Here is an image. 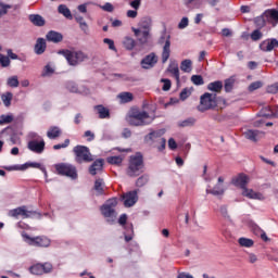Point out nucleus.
<instances>
[{"mask_svg": "<svg viewBox=\"0 0 278 278\" xmlns=\"http://www.w3.org/2000/svg\"><path fill=\"white\" fill-rule=\"evenodd\" d=\"M218 103L216 102V94L205 92L200 98V104L198 105L199 112H207V110H214Z\"/></svg>", "mask_w": 278, "mask_h": 278, "instance_id": "6", "label": "nucleus"}, {"mask_svg": "<svg viewBox=\"0 0 278 278\" xmlns=\"http://www.w3.org/2000/svg\"><path fill=\"white\" fill-rule=\"evenodd\" d=\"M104 45L109 46V49L111 51H116V46H114V40L110 39V38H104L103 39Z\"/></svg>", "mask_w": 278, "mask_h": 278, "instance_id": "56", "label": "nucleus"}, {"mask_svg": "<svg viewBox=\"0 0 278 278\" xmlns=\"http://www.w3.org/2000/svg\"><path fill=\"white\" fill-rule=\"evenodd\" d=\"M79 27H80L81 31H84V34H86V36H88L90 34V29L88 28V23L83 22L79 24Z\"/></svg>", "mask_w": 278, "mask_h": 278, "instance_id": "63", "label": "nucleus"}, {"mask_svg": "<svg viewBox=\"0 0 278 278\" xmlns=\"http://www.w3.org/2000/svg\"><path fill=\"white\" fill-rule=\"evenodd\" d=\"M106 161L109 164H113L115 166H121V164H123V157L121 156H109Z\"/></svg>", "mask_w": 278, "mask_h": 278, "instance_id": "46", "label": "nucleus"}, {"mask_svg": "<svg viewBox=\"0 0 278 278\" xmlns=\"http://www.w3.org/2000/svg\"><path fill=\"white\" fill-rule=\"evenodd\" d=\"M117 97L121 100V103H131V101H134V93L129 91L121 92Z\"/></svg>", "mask_w": 278, "mask_h": 278, "instance_id": "32", "label": "nucleus"}, {"mask_svg": "<svg viewBox=\"0 0 278 278\" xmlns=\"http://www.w3.org/2000/svg\"><path fill=\"white\" fill-rule=\"evenodd\" d=\"M8 10H12V4H7L0 0V18L8 14Z\"/></svg>", "mask_w": 278, "mask_h": 278, "instance_id": "45", "label": "nucleus"}, {"mask_svg": "<svg viewBox=\"0 0 278 278\" xmlns=\"http://www.w3.org/2000/svg\"><path fill=\"white\" fill-rule=\"evenodd\" d=\"M47 143L45 142V139L38 140H28L27 142V149L28 151H31V153H36L37 155H41V153H45V147Z\"/></svg>", "mask_w": 278, "mask_h": 278, "instance_id": "10", "label": "nucleus"}, {"mask_svg": "<svg viewBox=\"0 0 278 278\" xmlns=\"http://www.w3.org/2000/svg\"><path fill=\"white\" fill-rule=\"evenodd\" d=\"M100 8L104 12H114V5H112V3H110V2H106L104 5H102Z\"/></svg>", "mask_w": 278, "mask_h": 278, "instance_id": "62", "label": "nucleus"}, {"mask_svg": "<svg viewBox=\"0 0 278 278\" xmlns=\"http://www.w3.org/2000/svg\"><path fill=\"white\" fill-rule=\"evenodd\" d=\"M94 110L99 115V118H110V109L103 106V104L96 105Z\"/></svg>", "mask_w": 278, "mask_h": 278, "instance_id": "25", "label": "nucleus"}, {"mask_svg": "<svg viewBox=\"0 0 278 278\" xmlns=\"http://www.w3.org/2000/svg\"><path fill=\"white\" fill-rule=\"evenodd\" d=\"M28 140H45L40 135H38L37 132H29L28 134Z\"/></svg>", "mask_w": 278, "mask_h": 278, "instance_id": "60", "label": "nucleus"}, {"mask_svg": "<svg viewBox=\"0 0 278 278\" xmlns=\"http://www.w3.org/2000/svg\"><path fill=\"white\" fill-rule=\"evenodd\" d=\"M249 181H250V179H249V176H247V174H239L238 176L232 178L231 184H232V186H236V188H241V190L243 192V190H244V188H247Z\"/></svg>", "mask_w": 278, "mask_h": 278, "instance_id": "15", "label": "nucleus"}, {"mask_svg": "<svg viewBox=\"0 0 278 278\" xmlns=\"http://www.w3.org/2000/svg\"><path fill=\"white\" fill-rule=\"evenodd\" d=\"M190 94H191V92L188 90V88L182 89L180 92V100L186 101V99H188V97H190Z\"/></svg>", "mask_w": 278, "mask_h": 278, "instance_id": "59", "label": "nucleus"}, {"mask_svg": "<svg viewBox=\"0 0 278 278\" xmlns=\"http://www.w3.org/2000/svg\"><path fill=\"white\" fill-rule=\"evenodd\" d=\"M58 12L59 14H62L63 16H65V18L73 21V14L71 13V9H68V7H66L65 4H60L58 7Z\"/></svg>", "mask_w": 278, "mask_h": 278, "instance_id": "30", "label": "nucleus"}, {"mask_svg": "<svg viewBox=\"0 0 278 278\" xmlns=\"http://www.w3.org/2000/svg\"><path fill=\"white\" fill-rule=\"evenodd\" d=\"M207 90L211 92H220L223 90V80H215L207 85Z\"/></svg>", "mask_w": 278, "mask_h": 278, "instance_id": "31", "label": "nucleus"}, {"mask_svg": "<svg viewBox=\"0 0 278 278\" xmlns=\"http://www.w3.org/2000/svg\"><path fill=\"white\" fill-rule=\"evenodd\" d=\"M25 168H39L40 170H42V173H45V175H47V168L42 167L40 163H36V162L25 163L22 167V170H25Z\"/></svg>", "mask_w": 278, "mask_h": 278, "instance_id": "34", "label": "nucleus"}, {"mask_svg": "<svg viewBox=\"0 0 278 278\" xmlns=\"http://www.w3.org/2000/svg\"><path fill=\"white\" fill-rule=\"evenodd\" d=\"M262 31H260V29H255L252 34H251V39L254 40L255 42L257 40H262Z\"/></svg>", "mask_w": 278, "mask_h": 278, "instance_id": "55", "label": "nucleus"}, {"mask_svg": "<svg viewBox=\"0 0 278 278\" xmlns=\"http://www.w3.org/2000/svg\"><path fill=\"white\" fill-rule=\"evenodd\" d=\"M58 54L64 55L70 66H79L81 62H86V60H90L88 54L81 50L71 51L68 49H63V50H59Z\"/></svg>", "mask_w": 278, "mask_h": 278, "instance_id": "2", "label": "nucleus"}, {"mask_svg": "<svg viewBox=\"0 0 278 278\" xmlns=\"http://www.w3.org/2000/svg\"><path fill=\"white\" fill-rule=\"evenodd\" d=\"M122 201L125 207H134L138 203V191H128L122 195Z\"/></svg>", "mask_w": 278, "mask_h": 278, "instance_id": "13", "label": "nucleus"}, {"mask_svg": "<svg viewBox=\"0 0 278 278\" xmlns=\"http://www.w3.org/2000/svg\"><path fill=\"white\" fill-rule=\"evenodd\" d=\"M277 48H278V40L275 38L266 39L260 43L261 51H264L265 53H268Z\"/></svg>", "mask_w": 278, "mask_h": 278, "instance_id": "17", "label": "nucleus"}, {"mask_svg": "<svg viewBox=\"0 0 278 278\" xmlns=\"http://www.w3.org/2000/svg\"><path fill=\"white\" fill-rule=\"evenodd\" d=\"M167 72L170 73L172 77L176 79L177 84H179V65L177 63L169 64Z\"/></svg>", "mask_w": 278, "mask_h": 278, "instance_id": "26", "label": "nucleus"}, {"mask_svg": "<svg viewBox=\"0 0 278 278\" xmlns=\"http://www.w3.org/2000/svg\"><path fill=\"white\" fill-rule=\"evenodd\" d=\"M65 88L66 90H68V92H79V87L77 86V83L70 80L65 84Z\"/></svg>", "mask_w": 278, "mask_h": 278, "instance_id": "41", "label": "nucleus"}, {"mask_svg": "<svg viewBox=\"0 0 278 278\" xmlns=\"http://www.w3.org/2000/svg\"><path fill=\"white\" fill-rule=\"evenodd\" d=\"M254 23H255L256 27L262 29V27H266V23H268V22L266 21V16H264V13H263V15H261L254 20Z\"/></svg>", "mask_w": 278, "mask_h": 278, "instance_id": "44", "label": "nucleus"}, {"mask_svg": "<svg viewBox=\"0 0 278 278\" xmlns=\"http://www.w3.org/2000/svg\"><path fill=\"white\" fill-rule=\"evenodd\" d=\"M152 25H153V20H151V17L149 16L142 17L139 22L140 29H144L148 31H151Z\"/></svg>", "mask_w": 278, "mask_h": 278, "instance_id": "27", "label": "nucleus"}, {"mask_svg": "<svg viewBox=\"0 0 278 278\" xmlns=\"http://www.w3.org/2000/svg\"><path fill=\"white\" fill-rule=\"evenodd\" d=\"M0 64L2 68H8L10 66V56H5L3 54H0Z\"/></svg>", "mask_w": 278, "mask_h": 278, "instance_id": "50", "label": "nucleus"}, {"mask_svg": "<svg viewBox=\"0 0 278 278\" xmlns=\"http://www.w3.org/2000/svg\"><path fill=\"white\" fill-rule=\"evenodd\" d=\"M46 40L48 42H53L54 45H58L59 42H62L64 40V36L55 30H49L46 35Z\"/></svg>", "mask_w": 278, "mask_h": 278, "instance_id": "19", "label": "nucleus"}, {"mask_svg": "<svg viewBox=\"0 0 278 278\" xmlns=\"http://www.w3.org/2000/svg\"><path fill=\"white\" fill-rule=\"evenodd\" d=\"M31 214L36 213L34 211H27L25 205L9 211V216H11V218H18V216H22V218H29Z\"/></svg>", "mask_w": 278, "mask_h": 278, "instance_id": "12", "label": "nucleus"}, {"mask_svg": "<svg viewBox=\"0 0 278 278\" xmlns=\"http://www.w3.org/2000/svg\"><path fill=\"white\" fill-rule=\"evenodd\" d=\"M151 30H143L141 31V37L138 38V42H140V45H147V42H149V33Z\"/></svg>", "mask_w": 278, "mask_h": 278, "instance_id": "47", "label": "nucleus"}, {"mask_svg": "<svg viewBox=\"0 0 278 278\" xmlns=\"http://www.w3.org/2000/svg\"><path fill=\"white\" fill-rule=\"evenodd\" d=\"M54 168L59 175L71 177V179H77V168L75 165H71L68 163H59L54 165Z\"/></svg>", "mask_w": 278, "mask_h": 278, "instance_id": "8", "label": "nucleus"}, {"mask_svg": "<svg viewBox=\"0 0 278 278\" xmlns=\"http://www.w3.org/2000/svg\"><path fill=\"white\" fill-rule=\"evenodd\" d=\"M73 153L75 155L76 164H90V162H94V156L90 152V148L86 146H75L73 148Z\"/></svg>", "mask_w": 278, "mask_h": 278, "instance_id": "3", "label": "nucleus"}, {"mask_svg": "<svg viewBox=\"0 0 278 278\" xmlns=\"http://www.w3.org/2000/svg\"><path fill=\"white\" fill-rule=\"evenodd\" d=\"M263 86H264V84L262 81L257 80V81L250 84L248 90L250 92H254V90H260V88H262Z\"/></svg>", "mask_w": 278, "mask_h": 278, "instance_id": "49", "label": "nucleus"}, {"mask_svg": "<svg viewBox=\"0 0 278 278\" xmlns=\"http://www.w3.org/2000/svg\"><path fill=\"white\" fill-rule=\"evenodd\" d=\"M142 168H144V161L142 159V154L137 153L136 155H131L126 172L128 177H138V175L142 173Z\"/></svg>", "mask_w": 278, "mask_h": 278, "instance_id": "4", "label": "nucleus"}, {"mask_svg": "<svg viewBox=\"0 0 278 278\" xmlns=\"http://www.w3.org/2000/svg\"><path fill=\"white\" fill-rule=\"evenodd\" d=\"M116 205H118V200L116 198L109 199L105 204L100 207V212L104 218H111L114 220L116 218Z\"/></svg>", "mask_w": 278, "mask_h": 278, "instance_id": "7", "label": "nucleus"}, {"mask_svg": "<svg viewBox=\"0 0 278 278\" xmlns=\"http://www.w3.org/2000/svg\"><path fill=\"white\" fill-rule=\"evenodd\" d=\"M118 224L122 225V227H127V214H122L118 218Z\"/></svg>", "mask_w": 278, "mask_h": 278, "instance_id": "64", "label": "nucleus"}, {"mask_svg": "<svg viewBox=\"0 0 278 278\" xmlns=\"http://www.w3.org/2000/svg\"><path fill=\"white\" fill-rule=\"evenodd\" d=\"M28 20L35 25V27H45L47 21L40 14H30Z\"/></svg>", "mask_w": 278, "mask_h": 278, "instance_id": "23", "label": "nucleus"}, {"mask_svg": "<svg viewBox=\"0 0 278 278\" xmlns=\"http://www.w3.org/2000/svg\"><path fill=\"white\" fill-rule=\"evenodd\" d=\"M164 40L165 43L163 46V51L161 55L162 64H166L168 62V59L170 58V35L161 36L159 40L160 45H163Z\"/></svg>", "mask_w": 278, "mask_h": 278, "instance_id": "9", "label": "nucleus"}, {"mask_svg": "<svg viewBox=\"0 0 278 278\" xmlns=\"http://www.w3.org/2000/svg\"><path fill=\"white\" fill-rule=\"evenodd\" d=\"M123 47L126 48L127 51H134L136 48V41L131 37H125L123 40Z\"/></svg>", "mask_w": 278, "mask_h": 278, "instance_id": "33", "label": "nucleus"}, {"mask_svg": "<svg viewBox=\"0 0 278 278\" xmlns=\"http://www.w3.org/2000/svg\"><path fill=\"white\" fill-rule=\"evenodd\" d=\"M244 136L248 140H252V142H257L260 130H248L244 132Z\"/></svg>", "mask_w": 278, "mask_h": 278, "instance_id": "38", "label": "nucleus"}, {"mask_svg": "<svg viewBox=\"0 0 278 278\" xmlns=\"http://www.w3.org/2000/svg\"><path fill=\"white\" fill-rule=\"evenodd\" d=\"M191 81L194 86H203V84H205V80H203V76L201 75L191 76Z\"/></svg>", "mask_w": 278, "mask_h": 278, "instance_id": "48", "label": "nucleus"}, {"mask_svg": "<svg viewBox=\"0 0 278 278\" xmlns=\"http://www.w3.org/2000/svg\"><path fill=\"white\" fill-rule=\"evenodd\" d=\"M206 194L220 197V194H225V188L223 187V185L217 184L213 189H206Z\"/></svg>", "mask_w": 278, "mask_h": 278, "instance_id": "29", "label": "nucleus"}, {"mask_svg": "<svg viewBox=\"0 0 278 278\" xmlns=\"http://www.w3.org/2000/svg\"><path fill=\"white\" fill-rule=\"evenodd\" d=\"M147 184H149V177L147 176H141L136 181L138 188H142V186H147Z\"/></svg>", "mask_w": 278, "mask_h": 278, "instance_id": "52", "label": "nucleus"}, {"mask_svg": "<svg viewBox=\"0 0 278 278\" xmlns=\"http://www.w3.org/2000/svg\"><path fill=\"white\" fill-rule=\"evenodd\" d=\"M103 159L96 160L90 166H89V173L90 175L94 176L98 175V173H101L103 170Z\"/></svg>", "mask_w": 278, "mask_h": 278, "instance_id": "22", "label": "nucleus"}, {"mask_svg": "<svg viewBox=\"0 0 278 278\" xmlns=\"http://www.w3.org/2000/svg\"><path fill=\"white\" fill-rule=\"evenodd\" d=\"M242 195L247 197V199H254L256 201H264V194L262 192H256L253 189L244 188L242 191Z\"/></svg>", "mask_w": 278, "mask_h": 278, "instance_id": "21", "label": "nucleus"}, {"mask_svg": "<svg viewBox=\"0 0 278 278\" xmlns=\"http://www.w3.org/2000/svg\"><path fill=\"white\" fill-rule=\"evenodd\" d=\"M51 270H53V265L50 263H38L29 267V273L31 275H46L47 273H51Z\"/></svg>", "mask_w": 278, "mask_h": 278, "instance_id": "11", "label": "nucleus"}, {"mask_svg": "<svg viewBox=\"0 0 278 278\" xmlns=\"http://www.w3.org/2000/svg\"><path fill=\"white\" fill-rule=\"evenodd\" d=\"M163 139L162 130H153L144 137V142L151 147L155 144V142L160 143Z\"/></svg>", "mask_w": 278, "mask_h": 278, "instance_id": "14", "label": "nucleus"}, {"mask_svg": "<svg viewBox=\"0 0 278 278\" xmlns=\"http://www.w3.org/2000/svg\"><path fill=\"white\" fill-rule=\"evenodd\" d=\"M233 84H236V79H233L232 77L226 79L224 84L225 92H231L233 90Z\"/></svg>", "mask_w": 278, "mask_h": 278, "instance_id": "40", "label": "nucleus"}, {"mask_svg": "<svg viewBox=\"0 0 278 278\" xmlns=\"http://www.w3.org/2000/svg\"><path fill=\"white\" fill-rule=\"evenodd\" d=\"M188 24H189L188 17H182L178 24V29H186V27H188Z\"/></svg>", "mask_w": 278, "mask_h": 278, "instance_id": "58", "label": "nucleus"}, {"mask_svg": "<svg viewBox=\"0 0 278 278\" xmlns=\"http://www.w3.org/2000/svg\"><path fill=\"white\" fill-rule=\"evenodd\" d=\"M266 90L269 94H277V92H278L277 83L269 85Z\"/></svg>", "mask_w": 278, "mask_h": 278, "instance_id": "57", "label": "nucleus"}, {"mask_svg": "<svg viewBox=\"0 0 278 278\" xmlns=\"http://www.w3.org/2000/svg\"><path fill=\"white\" fill-rule=\"evenodd\" d=\"M12 92L8 91L5 93L1 94V101L5 105V108H10L12 105V99H13Z\"/></svg>", "mask_w": 278, "mask_h": 278, "instance_id": "35", "label": "nucleus"}, {"mask_svg": "<svg viewBox=\"0 0 278 278\" xmlns=\"http://www.w3.org/2000/svg\"><path fill=\"white\" fill-rule=\"evenodd\" d=\"M155 121V115L149 114L147 111H142L138 108H134L129 111L127 122L131 127H147Z\"/></svg>", "mask_w": 278, "mask_h": 278, "instance_id": "1", "label": "nucleus"}, {"mask_svg": "<svg viewBox=\"0 0 278 278\" xmlns=\"http://www.w3.org/2000/svg\"><path fill=\"white\" fill-rule=\"evenodd\" d=\"M93 190H96L99 195L105 194V184L103 182V178L96 179Z\"/></svg>", "mask_w": 278, "mask_h": 278, "instance_id": "28", "label": "nucleus"}, {"mask_svg": "<svg viewBox=\"0 0 278 278\" xmlns=\"http://www.w3.org/2000/svg\"><path fill=\"white\" fill-rule=\"evenodd\" d=\"M180 71L184 73H190L192 71V61L190 59H186L180 63Z\"/></svg>", "mask_w": 278, "mask_h": 278, "instance_id": "36", "label": "nucleus"}, {"mask_svg": "<svg viewBox=\"0 0 278 278\" xmlns=\"http://www.w3.org/2000/svg\"><path fill=\"white\" fill-rule=\"evenodd\" d=\"M155 64H157V55H155V53H153V52L146 55L141 60V67L146 68V70L153 68V66H155Z\"/></svg>", "mask_w": 278, "mask_h": 278, "instance_id": "18", "label": "nucleus"}, {"mask_svg": "<svg viewBox=\"0 0 278 278\" xmlns=\"http://www.w3.org/2000/svg\"><path fill=\"white\" fill-rule=\"evenodd\" d=\"M84 138H87V142H92V140H94V132L87 130L84 134Z\"/></svg>", "mask_w": 278, "mask_h": 278, "instance_id": "61", "label": "nucleus"}, {"mask_svg": "<svg viewBox=\"0 0 278 278\" xmlns=\"http://www.w3.org/2000/svg\"><path fill=\"white\" fill-rule=\"evenodd\" d=\"M14 121V116L12 115H1L0 116V125H8Z\"/></svg>", "mask_w": 278, "mask_h": 278, "instance_id": "51", "label": "nucleus"}, {"mask_svg": "<svg viewBox=\"0 0 278 278\" xmlns=\"http://www.w3.org/2000/svg\"><path fill=\"white\" fill-rule=\"evenodd\" d=\"M62 136V129L58 126H51L47 131V138L49 140H58Z\"/></svg>", "mask_w": 278, "mask_h": 278, "instance_id": "24", "label": "nucleus"}, {"mask_svg": "<svg viewBox=\"0 0 278 278\" xmlns=\"http://www.w3.org/2000/svg\"><path fill=\"white\" fill-rule=\"evenodd\" d=\"M22 238L28 247H37L38 249H47L51 247V239L47 236L31 237L27 232H23Z\"/></svg>", "mask_w": 278, "mask_h": 278, "instance_id": "5", "label": "nucleus"}, {"mask_svg": "<svg viewBox=\"0 0 278 278\" xmlns=\"http://www.w3.org/2000/svg\"><path fill=\"white\" fill-rule=\"evenodd\" d=\"M71 144V139H65L63 143L54 144V151H60V149H66Z\"/></svg>", "mask_w": 278, "mask_h": 278, "instance_id": "54", "label": "nucleus"}, {"mask_svg": "<svg viewBox=\"0 0 278 278\" xmlns=\"http://www.w3.org/2000/svg\"><path fill=\"white\" fill-rule=\"evenodd\" d=\"M264 16L266 22L269 23L273 27H277L278 25V10L277 9H268L264 12Z\"/></svg>", "mask_w": 278, "mask_h": 278, "instance_id": "16", "label": "nucleus"}, {"mask_svg": "<svg viewBox=\"0 0 278 278\" xmlns=\"http://www.w3.org/2000/svg\"><path fill=\"white\" fill-rule=\"evenodd\" d=\"M126 231L128 235H125V241L131 242L134 240V224H127Z\"/></svg>", "mask_w": 278, "mask_h": 278, "instance_id": "39", "label": "nucleus"}, {"mask_svg": "<svg viewBox=\"0 0 278 278\" xmlns=\"http://www.w3.org/2000/svg\"><path fill=\"white\" fill-rule=\"evenodd\" d=\"M240 247H244L245 249H251L255 242L252 239L241 237L238 240Z\"/></svg>", "mask_w": 278, "mask_h": 278, "instance_id": "37", "label": "nucleus"}, {"mask_svg": "<svg viewBox=\"0 0 278 278\" xmlns=\"http://www.w3.org/2000/svg\"><path fill=\"white\" fill-rule=\"evenodd\" d=\"M34 51L36 55H42L47 51V40L42 37L37 38Z\"/></svg>", "mask_w": 278, "mask_h": 278, "instance_id": "20", "label": "nucleus"}, {"mask_svg": "<svg viewBox=\"0 0 278 278\" xmlns=\"http://www.w3.org/2000/svg\"><path fill=\"white\" fill-rule=\"evenodd\" d=\"M194 123H197V119L194 117H188L187 119L179 122L178 127H192Z\"/></svg>", "mask_w": 278, "mask_h": 278, "instance_id": "42", "label": "nucleus"}, {"mask_svg": "<svg viewBox=\"0 0 278 278\" xmlns=\"http://www.w3.org/2000/svg\"><path fill=\"white\" fill-rule=\"evenodd\" d=\"M18 76H11L7 80V86H9V88H18Z\"/></svg>", "mask_w": 278, "mask_h": 278, "instance_id": "43", "label": "nucleus"}, {"mask_svg": "<svg viewBox=\"0 0 278 278\" xmlns=\"http://www.w3.org/2000/svg\"><path fill=\"white\" fill-rule=\"evenodd\" d=\"M161 81L163 84L162 90H164V92H168V90H170V86H173L170 79L162 78Z\"/></svg>", "mask_w": 278, "mask_h": 278, "instance_id": "53", "label": "nucleus"}]
</instances>
